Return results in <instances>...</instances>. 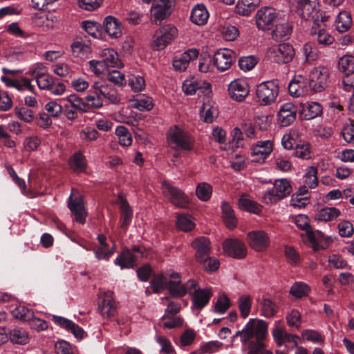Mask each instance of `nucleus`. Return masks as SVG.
Segmentation results:
<instances>
[{
  "mask_svg": "<svg viewBox=\"0 0 354 354\" xmlns=\"http://www.w3.org/2000/svg\"><path fill=\"white\" fill-rule=\"evenodd\" d=\"M292 188L290 182L286 178L278 179L274 181L273 187L266 191L263 195L266 203H273L288 196Z\"/></svg>",
  "mask_w": 354,
  "mask_h": 354,
  "instance_id": "9",
  "label": "nucleus"
},
{
  "mask_svg": "<svg viewBox=\"0 0 354 354\" xmlns=\"http://www.w3.org/2000/svg\"><path fill=\"white\" fill-rule=\"evenodd\" d=\"M223 219L226 226L233 229L236 226L237 221L232 207L225 201L221 203Z\"/></svg>",
  "mask_w": 354,
  "mask_h": 354,
  "instance_id": "43",
  "label": "nucleus"
},
{
  "mask_svg": "<svg viewBox=\"0 0 354 354\" xmlns=\"http://www.w3.org/2000/svg\"><path fill=\"white\" fill-rule=\"evenodd\" d=\"M71 52L73 57L80 59H86L91 53V46L82 41H74L71 45Z\"/></svg>",
  "mask_w": 354,
  "mask_h": 354,
  "instance_id": "38",
  "label": "nucleus"
},
{
  "mask_svg": "<svg viewBox=\"0 0 354 354\" xmlns=\"http://www.w3.org/2000/svg\"><path fill=\"white\" fill-rule=\"evenodd\" d=\"M234 58V52L230 49L225 48L217 50L214 55L212 61L218 71L223 72L231 67Z\"/></svg>",
  "mask_w": 354,
  "mask_h": 354,
  "instance_id": "20",
  "label": "nucleus"
},
{
  "mask_svg": "<svg viewBox=\"0 0 354 354\" xmlns=\"http://www.w3.org/2000/svg\"><path fill=\"white\" fill-rule=\"evenodd\" d=\"M196 250V259L197 261H204V258L209 255L210 241L205 236H200L194 240L192 243Z\"/></svg>",
  "mask_w": 354,
  "mask_h": 354,
  "instance_id": "31",
  "label": "nucleus"
},
{
  "mask_svg": "<svg viewBox=\"0 0 354 354\" xmlns=\"http://www.w3.org/2000/svg\"><path fill=\"white\" fill-rule=\"evenodd\" d=\"M310 35L314 36L319 44L328 46L333 43L334 37L320 25H313L310 30Z\"/></svg>",
  "mask_w": 354,
  "mask_h": 354,
  "instance_id": "35",
  "label": "nucleus"
},
{
  "mask_svg": "<svg viewBox=\"0 0 354 354\" xmlns=\"http://www.w3.org/2000/svg\"><path fill=\"white\" fill-rule=\"evenodd\" d=\"M93 88L99 91L103 100L106 99L112 104H118L120 102V97L118 91L111 85L96 82L93 85Z\"/></svg>",
  "mask_w": 354,
  "mask_h": 354,
  "instance_id": "26",
  "label": "nucleus"
},
{
  "mask_svg": "<svg viewBox=\"0 0 354 354\" xmlns=\"http://www.w3.org/2000/svg\"><path fill=\"white\" fill-rule=\"evenodd\" d=\"M169 281L166 276L158 275L151 281V287L156 293L161 292L164 289L167 288Z\"/></svg>",
  "mask_w": 354,
  "mask_h": 354,
  "instance_id": "57",
  "label": "nucleus"
},
{
  "mask_svg": "<svg viewBox=\"0 0 354 354\" xmlns=\"http://www.w3.org/2000/svg\"><path fill=\"white\" fill-rule=\"evenodd\" d=\"M317 169L315 167L308 168L304 176V183L310 189H313L317 185Z\"/></svg>",
  "mask_w": 354,
  "mask_h": 354,
  "instance_id": "52",
  "label": "nucleus"
},
{
  "mask_svg": "<svg viewBox=\"0 0 354 354\" xmlns=\"http://www.w3.org/2000/svg\"><path fill=\"white\" fill-rule=\"evenodd\" d=\"M33 312L24 306H19L12 310L13 316L24 322H28L33 318Z\"/></svg>",
  "mask_w": 354,
  "mask_h": 354,
  "instance_id": "55",
  "label": "nucleus"
},
{
  "mask_svg": "<svg viewBox=\"0 0 354 354\" xmlns=\"http://www.w3.org/2000/svg\"><path fill=\"white\" fill-rule=\"evenodd\" d=\"M48 73L47 67L41 62L32 64L27 71L26 74L35 80Z\"/></svg>",
  "mask_w": 354,
  "mask_h": 354,
  "instance_id": "60",
  "label": "nucleus"
},
{
  "mask_svg": "<svg viewBox=\"0 0 354 354\" xmlns=\"http://www.w3.org/2000/svg\"><path fill=\"white\" fill-rule=\"evenodd\" d=\"M198 51L195 49H189L179 56H176L173 59V66L178 71H184L188 67L189 62L197 58Z\"/></svg>",
  "mask_w": 354,
  "mask_h": 354,
  "instance_id": "28",
  "label": "nucleus"
},
{
  "mask_svg": "<svg viewBox=\"0 0 354 354\" xmlns=\"http://www.w3.org/2000/svg\"><path fill=\"white\" fill-rule=\"evenodd\" d=\"M273 144L270 140L259 141L252 148V155L254 157L252 161H263L270 154Z\"/></svg>",
  "mask_w": 354,
  "mask_h": 354,
  "instance_id": "27",
  "label": "nucleus"
},
{
  "mask_svg": "<svg viewBox=\"0 0 354 354\" xmlns=\"http://www.w3.org/2000/svg\"><path fill=\"white\" fill-rule=\"evenodd\" d=\"M338 67L346 74L342 80L344 90L353 92L351 97V109L354 111V57L349 55L342 57L338 62Z\"/></svg>",
  "mask_w": 354,
  "mask_h": 354,
  "instance_id": "5",
  "label": "nucleus"
},
{
  "mask_svg": "<svg viewBox=\"0 0 354 354\" xmlns=\"http://www.w3.org/2000/svg\"><path fill=\"white\" fill-rule=\"evenodd\" d=\"M239 205L240 208L255 214H259L261 210V206L250 198L246 194L241 196L239 201Z\"/></svg>",
  "mask_w": 354,
  "mask_h": 354,
  "instance_id": "45",
  "label": "nucleus"
},
{
  "mask_svg": "<svg viewBox=\"0 0 354 354\" xmlns=\"http://www.w3.org/2000/svg\"><path fill=\"white\" fill-rule=\"evenodd\" d=\"M351 15L346 11L340 12L335 21L336 30L339 32L348 31L351 26Z\"/></svg>",
  "mask_w": 354,
  "mask_h": 354,
  "instance_id": "40",
  "label": "nucleus"
},
{
  "mask_svg": "<svg viewBox=\"0 0 354 354\" xmlns=\"http://www.w3.org/2000/svg\"><path fill=\"white\" fill-rule=\"evenodd\" d=\"M279 95V86L274 81H266L257 85L256 96L261 105H269L274 102Z\"/></svg>",
  "mask_w": 354,
  "mask_h": 354,
  "instance_id": "8",
  "label": "nucleus"
},
{
  "mask_svg": "<svg viewBox=\"0 0 354 354\" xmlns=\"http://www.w3.org/2000/svg\"><path fill=\"white\" fill-rule=\"evenodd\" d=\"M66 100L70 103L71 107L75 110L85 112L88 109V106L83 102V100L75 94H71L67 96Z\"/></svg>",
  "mask_w": 354,
  "mask_h": 354,
  "instance_id": "59",
  "label": "nucleus"
},
{
  "mask_svg": "<svg viewBox=\"0 0 354 354\" xmlns=\"http://www.w3.org/2000/svg\"><path fill=\"white\" fill-rule=\"evenodd\" d=\"M209 18V12L205 6L198 4L192 10L190 19L192 22L198 26L204 25Z\"/></svg>",
  "mask_w": 354,
  "mask_h": 354,
  "instance_id": "37",
  "label": "nucleus"
},
{
  "mask_svg": "<svg viewBox=\"0 0 354 354\" xmlns=\"http://www.w3.org/2000/svg\"><path fill=\"white\" fill-rule=\"evenodd\" d=\"M196 286V281L194 279L188 280L185 283L181 284V280L169 281L167 289L174 297H182L189 290H193Z\"/></svg>",
  "mask_w": 354,
  "mask_h": 354,
  "instance_id": "24",
  "label": "nucleus"
},
{
  "mask_svg": "<svg viewBox=\"0 0 354 354\" xmlns=\"http://www.w3.org/2000/svg\"><path fill=\"white\" fill-rule=\"evenodd\" d=\"M295 223L300 229L306 231L307 239L312 244L314 250H318L320 248L319 243L324 239V234L319 231L314 232L310 229L308 217L306 216H298L295 219Z\"/></svg>",
  "mask_w": 354,
  "mask_h": 354,
  "instance_id": "17",
  "label": "nucleus"
},
{
  "mask_svg": "<svg viewBox=\"0 0 354 354\" xmlns=\"http://www.w3.org/2000/svg\"><path fill=\"white\" fill-rule=\"evenodd\" d=\"M68 207L75 214V220L78 223L82 224L85 223L86 213L84 209L83 199L74 189H72L71 194L68 198Z\"/></svg>",
  "mask_w": 354,
  "mask_h": 354,
  "instance_id": "18",
  "label": "nucleus"
},
{
  "mask_svg": "<svg viewBox=\"0 0 354 354\" xmlns=\"http://www.w3.org/2000/svg\"><path fill=\"white\" fill-rule=\"evenodd\" d=\"M131 106L140 111H147L153 108V104L150 97H145L131 100Z\"/></svg>",
  "mask_w": 354,
  "mask_h": 354,
  "instance_id": "58",
  "label": "nucleus"
},
{
  "mask_svg": "<svg viewBox=\"0 0 354 354\" xmlns=\"http://www.w3.org/2000/svg\"><path fill=\"white\" fill-rule=\"evenodd\" d=\"M178 36V30L172 24H165L156 30L152 37L151 48L154 50L166 48Z\"/></svg>",
  "mask_w": 354,
  "mask_h": 354,
  "instance_id": "3",
  "label": "nucleus"
},
{
  "mask_svg": "<svg viewBox=\"0 0 354 354\" xmlns=\"http://www.w3.org/2000/svg\"><path fill=\"white\" fill-rule=\"evenodd\" d=\"M177 227L182 231L189 232L195 227L192 218L187 214H182L178 216L176 221Z\"/></svg>",
  "mask_w": 354,
  "mask_h": 354,
  "instance_id": "49",
  "label": "nucleus"
},
{
  "mask_svg": "<svg viewBox=\"0 0 354 354\" xmlns=\"http://www.w3.org/2000/svg\"><path fill=\"white\" fill-rule=\"evenodd\" d=\"M104 26L106 32L112 39H118L122 35L120 22L113 16H107L104 20Z\"/></svg>",
  "mask_w": 354,
  "mask_h": 354,
  "instance_id": "33",
  "label": "nucleus"
},
{
  "mask_svg": "<svg viewBox=\"0 0 354 354\" xmlns=\"http://www.w3.org/2000/svg\"><path fill=\"white\" fill-rule=\"evenodd\" d=\"M287 324L290 327L299 328L301 323V313L296 309H292L286 315Z\"/></svg>",
  "mask_w": 354,
  "mask_h": 354,
  "instance_id": "62",
  "label": "nucleus"
},
{
  "mask_svg": "<svg viewBox=\"0 0 354 354\" xmlns=\"http://www.w3.org/2000/svg\"><path fill=\"white\" fill-rule=\"evenodd\" d=\"M329 71L324 66L313 68L309 74V87L315 93L324 91L328 84Z\"/></svg>",
  "mask_w": 354,
  "mask_h": 354,
  "instance_id": "10",
  "label": "nucleus"
},
{
  "mask_svg": "<svg viewBox=\"0 0 354 354\" xmlns=\"http://www.w3.org/2000/svg\"><path fill=\"white\" fill-rule=\"evenodd\" d=\"M212 193V187L210 184L203 182L197 185L196 195L202 201H207L210 199Z\"/></svg>",
  "mask_w": 354,
  "mask_h": 354,
  "instance_id": "46",
  "label": "nucleus"
},
{
  "mask_svg": "<svg viewBox=\"0 0 354 354\" xmlns=\"http://www.w3.org/2000/svg\"><path fill=\"white\" fill-rule=\"evenodd\" d=\"M252 298L250 295H241L237 299V306L242 318H247L251 312Z\"/></svg>",
  "mask_w": 354,
  "mask_h": 354,
  "instance_id": "39",
  "label": "nucleus"
},
{
  "mask_svg": "<svg viewBox=\"0 0 354 354\" xmlns=\"http://www.w3.org/2000/svg\"><path fill=\"white\" fill-rule=\"evenodd\" d=\"M189 294L191 296L192 309L198 310H201L209 303L212 295L211 288H201L197 282L196 287L189 290Z\"/></svg>",
  "mask_w": 354,
  "mask_h": 354,
  "instance_id": "16",
  "label": "nucleus"
},
{
  "mask_svg": "<svg viewBox=\"0 0 354 354\" xmlns=\"http://www.w3.org/2000/svg\"><path fill=\"white\" fill-rule=\"evenodd\" d=\"M169 146L174 149L189 151L192 149L193 141L187 131L177 125L170 127L167 133Z\"/></svg>",
  "mask_w": 354,
  "mask_h": 354,
  "instance_id": "4",
  "label": "nucleus"
},
{
  "mask_svg": "<svg viewBox=\"0 0 354 354\" xmlns=\"http://www.w3.org/2000/svg\"><path fill=\"white\" fill-rule=\"evenodd\" d=\"M223 248L227 255L235 259H242L247 253L245 245L239 239L225 240L223 243Z\"/></svg>",
  "mask_w": 354,
  "mask_h": 354,
  "instance_id": "23",
  "label": "nucleus"
},
{
  "mask_svg": "<svg viewBox=\"0 0 354 354\" xmlns=\"http://www.w3.org/2000/svg\"><path fill=\"white\" fill-rule=\"evenodd\" d=\"M129 85L134 92H140L145 88V81L142 76L132 75L129 78Z\"/></svg>",
  "mask_w": 354,
  "mask_h": 354,
  "instance_id": "63",
  "label": "nucleus"
},
{
  "mask_svg": "<svg viewBox=\"0 0 354 354\" xmlns=\"http://www.w3.org/2000/svg\"><path fill=\"white\" fill-rule=\"evenodd\" d=\"M52 320L55 324L71 332L76 338H83L84 330L71 320L57 315H52Z\"/></svg>",
  "mask_w": 354,
  "mask_h": 354,
  "instance_id": "29",
  "label": "nucleus"
},
{
  "mask_svg": "<svg viewBox=\"0 0 354 354\" xmlns=\"http://www.w3.org/2000/svg\"><path fill=\"white\" fill-rule=\"evenodd\" d=\"M118 200L121 215V227L124 228L128 226L131 221L133 217V210L127 201L121 194L118 196Z\"/></svg>",
  "mask_w": 354,
  "mask_h": 354,
  "instance_id": "34",
  "label": "nucleus"
},
{
  "mask_svg": "<svg viewBox=\"0 0 354 354\" xmlns=\"http://www.w3.org/2000/svg\"><path fill=\"white\" fill-rule=\"evenodd\" d=\"M114 252L115 245H113L111 248H109L108 245H102L94 250L95 256L99 261H109Z\"/></svg>",
  "mask_w": 354,
  "mask_h": 354,
  "instance_id": "50",
  "label": "nucleus"
},
{
  "mask_svg": "<svg viewBox=\"0 0 354 354\" xmlns=\"http://www.w3.org/2000/svg\"><path fill=\"white\" fill-rule=\"evenodd\" d=\"M310 287L304 282H296L290 288L289 293L296 299L306 296L310 292Z\"/></svg>",
  "mask_w": 354,
  "mask_h": 354,
  "instance_id": "48",
  "label": "nucleus"
},
{
  "mask_svg": "<svg viewBox=\"0 0 354 354\" xmlns=\"http://www.w3.org/2000/svg\"><path fill=\"white\" fill-rule=\"evenodd\" d=\"M148 251L142 250L140 246H133L131 250H124L115 259L114 263L121 268H133L140 258H149Z\"/></svg>",
  "mask_w": 354,
  "mask_h": 354,
  "instance_id": "7",
  "label": "nucleus"
},
{
  "mask_svg": "<svg viewBox=\"0 0 354 354\" xmlns=\"http://www.w3.org/2000/svg\"><path fill=\"white\" fill-rule=\"evenodd\" d=\"M10 339L15 344H24L27 343L28 337L24 330L15 328L10 331Z\"/></svg>",
  "mask_w": 354,
  "mask_h": 354,
  "instance_id": "53",
  "label": "nucleus"
},
{
  "mask_svg": "<svg viewBox=\"0 0 354 354\" xmlns=\"http://www.w3.org/2000/svg\"><path fill=\"white\" fill-rule=\"evenodd\" d=\"M98 56L100 59H92L88 62L90 69L97 75L103 73L109 67L119 68L122 66L119 55L113 48H107L100 50Z\"/></svg>",
  "mask_w": 354,
  "mask_h": 354,
  "instance_id": "1",
  "label": "nucleus"
},
{
  "mask_svg": "<svg viewBox=\"0 0 354 354\" xmlns=\"http://www.w3.org/2000/svg\"><path fill=\"white\" fill-rule=\"evenodd\" d=\"M201 116L204 122L210 123L218 116V111L213 106L203 104L201 110Z\"/></svg>",
  "mask_w": 354,
  "mask_h": 354,
  "instance_id": "56",
  "label": "nucleus"
},
{
  "mask_svg": "<svg viewBox=\"0 0 354 354\" xmlns=\"http://www.w3.org/2000/svg\"><path fill=\"white\" fill-rule=\"evenodd\" d=\"M161 187L164 196L167 198L174 205L180 208H186L188 206V197L179 188L174 187L167 182H163Z\"/></svg>",
  "mask_w": 354,
  "mask_h": 354,
  "instance_id": "11",
  "label": "nucleus"
},
{
  "mask_svg": "<svg viewBox=\"0 0 354 354\" xmlns=\"http://www.w3.org/2000/svg\"><path fill=\"white\" fill-rule=\"evenodd\" d=\"M15 88L19 91H24L25 89L28 90L32 93L35 94V88L31 83V80L26 77H21L17 80Z\"/></svg>",
  "mask_w": 354,
  "mask_h": 354,
  "instance_id": "61",
  "label": "nucleus"
},
{
  "mask_svg": "<svg viewBox=\"0 0 354 354\" xmlns=\"http://www.w3.org/2000/svg\"><path fill=\"white\" fill-rule=\"evenodd\" d=\"M289 2L301 19L313 21V25L319 26V3L318 0H289Z\"/></svg>",
  "mask_w": 354,
  "mask_h": 354,
  "instance_id": "2",
  "label": "nucleus"
},
{
  "mask_svg": "<svg viewBox=\"0 0 354 354\" xmlns=\"http://www.w3.org/2000/svg\"><path fill=\"white\" fill-rule=\"evenodd\" d=\"M292 32L291 25L285 19L280 18L275 24V28L272 31V38L278 41L288 39Z\"/></svg>",
  "mask_w": 354,
  "mask_h": 354,
  "instance_id": "32",
  "label": "nucleus"
},
{
  "mask_svg": "<svg viewBox=\"0 0 354 354\" xmlns=\"http://www.w3.org/2000/svg\"><path fill=\"white\" fill-rule=\"evenodd\" d=\"M261 315L266 318H272L277 313V306L274 301L267 297H263L259 303Z\"/></svg>",
  "mask_w": 354,
  "mask_h": 354,
  "instance_id": "41",
  "label": "nucleus"
},
{
  "mask_svg": "<svg viewBox=\"0 0 354 354\" xmlns=\"http://www.w3.org/2000/svg\"><path fill=\"white\" fill-rule=\"evenodd\" d=\"M304 117L306 120L314 119L322 114V106L317 102H308L303 108Z\"/></svg>",
  "mask_w": 354,
  "mask_h": 354,
  "instance_id": "44",
  "label": "nucleus"
},
{
  "mask_svg": "<svg viewBox=\"0 0 354 354\" xmlns=\"http://www.w3.org/2000/svg\"><path fill=\"white\" fill-rule=\"evenodd\" d=\"M71 167L76 172H82L86 169V160L84 156L78 152L73 155L70 160Z\"/></svg>",
  "mask_w": 354,
  "mask_h": 354,
  "instance_id": "51",
  "label": "nucleus"
},
{
  "mask_svg": "<svg viewBox=\"0 0 354 354\" xmlns=\"http://www.w3.org/2000/svg\"><path fill=\"white\" fill-rule=\"evenodd\" d=\"M268 54L271 59L279 64L290 62L295 56V50L289 44H280L270 48Z\"/></svg>",
  "mask_w": 354,
  "mask_h": 354,
  "instance_id": "14",
  "label": "nucleus"
},
{
  "mask_svg": "<svg viewBox=\"0 0 354 354\" xmlns=\"http://www.w3.org/2000/svg\"><path fill=\"white\" fill-rule=\"evenodd\" d=\"M97 310L103 318L109 319L115 316L117 306L111 292H103L99 295Z\"/></svg>",
  "mask_w": 354,
  "mask_h": 354,
  "instance_id": "15",
  "label": "nucleus"
},
{
  "mask_svg": "<svg viewBox=\"0 0 354 354\" xmlns=\"http://www.w3.org/2000/svg\"><path fill=\"white\" fill-rule=\"evenodd\" d=\"M249 245L257 252H263L270 245V236L263 230H254L248 234Z\"/></svg>",
  "mask_w": 354,
  "mask_h": 354,
  "instance_id": "19",
  "label": "nucleus"
},
{
  "mask_svg": "<svg viewBox=\"0 0 354 354\" xmlns=\"http://www.w3.org/2000/svg\"><path fill=\"white\" fill-rule=\"evenodd\" d=\"M231 302L229 297L223 294L220 295L214 304V312L218 314H224L230 307Z\"/></svg>",
  "mask_w": 354,
  "mask_h": 354,
  "instance_id": "54",
  "label": "nucleus"
},
{
  "mask_svg": "<svg viewBox=\"0 0 354 354\" xmlns=\"http://www.w3.org/2000/svg\"><path fill=\"white\" fill-rule=\"evenodd\" d=\"M288 91L294 97L306 95L308 92L306 79L301 75L295 77L288 84Z\"/></svg>",
  "mask_w": 354,
  "mask_h": 354,
  "instance_id": "30",
  "label": "nucleus"
},
{
  "mask_svg": "<svg viewBox=\"0 0 354 354\" xmlns=\"http://www.w3.org/2000/svg\"><path fill=\"white\" fill-rule=\"evenodd\" d=\"M297 109L291 102L282 104L277 113V122L281 127H288L296 119Z\"/></svg>",
  "mask_w": 354,
  "mask_h": 354,
  "instance_id": "22",
  "label": "nucleus"
},
{
  "mask_svg": "<svg viewBox=\"0 0 354 354\" xmlns=\"http://www.w3.org/2000/svg\"><path fill=\"white\" fill-rule=\"evenodd\" d=\"M247 323H250L248 341L255 337L257 341L263 340L268 334V324L262 319H250Z\"/></svg>",
  "mask_w": 354,
  "mask_h": 354,
  "instance_id": "25",
  "label": "nucleus"
},
{
  "mask_svg": "<svg viewBox=\"0 0 354 354\" xmlns=\"http://www.w3.org/2000/svg\"><path fill=\"white\" fill-rule=\"evenodd\" d=\"M261 0H239L236 12L243 16H248L259 5Z\"/></svg>",
  "mask_w": 354,
  "mask_h": 354,
  "instance_id": "42",
  "label": "nucleus"
},
{
  "mask_svg": "<svg viewBox=\"0 0 354 354\" xmlns=\"http://www.w3.org/2000/svg\"><path fill=\"white\" fill-rule=\"evenodd\" d=\"M257 64V59L254 56L242 57L239 60V66L244 71L252 70Z\"/></svg>",
  "mask_w": 354,
  "mask_h": 354,
  "instance_id": "64",
  "label": "nucleus"
},
{
  "mask_svg": "<svg viewBox=\"0 0 354 354\" xmlns=\"http://www.w3.org/2000/svg\"><path fill=\"white\" fill-rule=\"evenodd\" d=\"M230 97L236 102H243L250 93L249 85L245 80L236 79L228 86Z\"/></svg>",
  "mask_w": 354,
  "mask_h": 354,
  "instance_id": "21",
  "label": "nucleus"
},
{
  "mask_svg": "<svg viewBox=\"0 0 354 354\" xmlns=\"http://www.w3.org/2000/svg\"><path fill=\"white\" fill-rule=\"evenodd\" d=\"M280 18V14L271 7L261 8L255 16L258 28L263 30L270 29L271 26L279 21Z\"/></svg>",
  "mask_w": 354,
  "mask_h": 354,
  "instance_id": "13",
  "label": "nucleus"
},
{
  "mask_svg": "<svg viewBox=\"0 0 354 354\" xmlns=\"http://www.w3.org/2000/svg\"><path fill=\"white\" fill-rule=\"evenodd\" d=\"M115 134L118 137L119 143L123 147H129L132 143V136L129 130L122 125L118 126Z\"/></svg>",
  "mask_w": 354,
  "mask_h": 354,
  "instance_id": "47",
  "label": "nucleus"
},
{
  "mask_svg": "<svg viewBox=\"0 0 354 354\" xmlns=\"http://www.w3.org/2000/svg\"><path fill=\"white\" fill-rule=\"evenodd\" d=\"M183 92L186 95H207L211 92V85L206 80L191 77L184 80L182 85Z\"/></svg>",
  "mask_w": 354,
  "mask_h": 354,
  "instance_id": "12",
  "label": "nucleus"
},
{
  "mask_svg": "<svg viewBox=\"0 0 354 354\" xmlns=\"http://www.w3.org/2000/svg\"><path fill=\"white\" fill-rule=\"evenodd\" d=\"M342 214L341 210L335 207H326L319 209L315 215L319 221L328 222L337 218Z\"/></svg>",
  "mask_w": 354,
  "mask_h": 354,
  "instance_id": "36",
  "label": "nucleus"
},
{
  "mask_svg": "<svg viewBox=\"0 0 354 354\" xmlns=\"http://www.w3.org/2000/svg\"><path fill=\"white\" fill-rule=\"evenodd\" d=\"M174 8V0H154L150 8L151 22L160 25L163 20L171 16Z\"/></svg>",
  "mask_w": 354,
  "mask_h": 354,
  "instance_id": "6",
  "label": "nucleus"
}]
</instances>
